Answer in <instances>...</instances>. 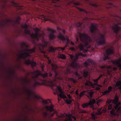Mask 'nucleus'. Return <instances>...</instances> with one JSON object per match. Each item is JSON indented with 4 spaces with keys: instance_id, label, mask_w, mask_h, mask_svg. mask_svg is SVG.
<instances>
[{
    "instance_id": "obj_1",
    "label": "nucleus",
    "mask_w": 121,
    "mask_h": 121,
    "mask_svg": "<svg viewBox=\"0 0 121 121\" xmlns=\"http://www.w3.org/2000/svg\"><path fill=\"white\" fill-rule=\"evenodd\" d=\"M44 67L43 64L41 65L42 71L44 72V73H42L41 71L38 70L32 73L34 75L32 78L34 79L35 81L33 85L34 87L35 88L38 85H47L51 87L53 91H55L54 94H59L60 98H67L66 96L63 92L61 87L56 84L59 81L55 77V75L54 77H52V74L51 72H50L49 73L45 72L44 71Z\"/></svg>"
},
{
    "instance_id": "obj_2",
    "label": "nucleus",
    "mask_w": 121,
    "mask_h": 121,
    "mask_svg": "<svg viewBox=\"0 0 121 121\" xmlns=\"http://www.w3.org/2000/svg\"><path fill=\"white\" fill-rule=\"evenodd\" d=\"M79 36L81 41L83 43L84 45L82 44H79L78 47L81 51H82L84 53H86L87 52L88 50L85 49L84 47L87 48H90L91 47L90 43L92 41V39L91 37L88 36L85 33H80ZM76 43L79 44V39L78 37H76Z\"/></svg>"
},
{
    "instance_id": "obj_3",
    "label": "nucleus",
    "mask_w": 121,
    "mask_h": 121,
    "mask_svg": "<svg viewBox=\"0 0 121 121\" xmlns=\"http://www.w3.org/2000/svg\"><path fill=\"white\" fill-rule=\"evenodd\" d=\"M90 29L92 36L95 41L100 45H103L105 43V35L101 34L95 25L91 24Z\"/></svg>"
},
{
    "instance_id": "obj_4",
    "label": "nucleus",
    "mask_w": 121,
    "mask_h": 121,
    "mask_svg": "<svg viewBox=\"0 0 121 121\" xmlns=\"http://www.w3.org/2000/svg\"><path fill=\"white\" fill-rule=\"evenodd\" d=\"M26 92L28 95L26 99L29 102L32 103L34 101L39 100L41 99L42 103L43 105H45V106H54L52 104L50 100L43 99L40 96L35 95L30 90H26Z\"/></svg>"
},
{
    "instance_id": "obj_5",
    "label": "nucleus",
    "mask_w": 121,
    "mask_h": 121,
    "mask_svg": "<svg viewBox=\"0 0 121 121\" xmlns=\"http://www.w3.org/2000/svg\"><path fill=\"white\" fill-rule=\"evenodd\" d=\"M36 47L35 46L32 49H24L23 50V52L21 53L20 56L19 57L21 59H24L25 60V63L27 65L30 64L32 67L33 68L36 65V62L34 61H31L30 59L26 60V58L31 56L30 54L34 52H35Z\"/></svg>"
},
{
    "instance_id": "obj_6",
    "label": "nucleus",
    "mask_w": 121,
    "mask_h": 121,
    "mask_svg": "<svg viewBox=\"0 0 121 121\" xmlns=\"http://www.w3.org/2000/svg\"><path fill=\"white\" fill-rule=\"evenodd\" d=\"M57 29L59 33L58 35L59 38L63 41V43H65L66 42H67L66 44L65 45L64 47L58 48H59L62 51H63L65 50V48L68 46V45L70 44V41L67 36H65L61 33V32L62 31L64 34H65L66 31L64 29H62L59 27H57Z\"/></svg>"
},
{
    "instance_id": "obj_7",
    "label": "nucleus",
    "mask_w": 121,
    "mask_h": 121,
    "mask_svg": "<svg viewBox=\"0 0 121 121\" xmlns=\"http://www.w3.org/2000/svg\"><path fill=\"white\" fill-rule=\"evenodd\" d=\"M47 57L48 59L49 64H51L52 68L51 72H53L54 73V75H55V77L57 78L59 81L62 80H63V78L60 76V74L56 70L58 66L56 65L51 64V60L48 57Z\"/></svg>"
},
{
    "instance_id": "obj_8",
    "label": "nucleus",
    "mask_w": 121,
    "mask_h": 121,
    "mask_svg": "<svg viewBox=\"0 0 121 121\" xmlns=\"http://www.w3.org/2000/svg\"><path fill=\"white\" fill-rule=\"evenodd\" d=\"M112 29L114 33L116 35L117 37H121V23H114L112 26Z\"/></svg>"
},
{
    "instance_id": "obj_9",
    "label": "nucleus",
    "mask_w": 121,
    "mask_h": 121,
    "mask_svg": "<svg viewBox=\"0 0 121 121\" xmlns=\"http://www.w3.org/2000/svg\"><path fill=\"white\" fill-rule=\"evenodd\" d=\"M92 108L93 110L96 109L98 112L95 113L93 112L91 114V116L93 120H95V118L96 117V115H100L103 112H105L106 111V110L105 109V107L104 108L105 109H102V108H100L99 109H98L97 108V106H90Z\"/></svg>"
},
{
    "instance_id": "obj_10",
    "label": "nucleus",
    "mask_w": 121,
    "mask_h": 121,
    "mask_svg": "<svg viewBox=\"0 0 121 121\" xmlns=\"http://www.w3.org/2000/svg\"><path fill=\"white\" fill-rule=\"evenodd\" d=\"M119 98L118 96L117 95H116L114 99L113 100L112 99L107 100L106 103L109 104L108 106H112V105L110 104L112 103V104L115 105V106H120L121 103L119 101Z\"/></svg>"
},
{
    "instance_id": "obj_11",
    "label": "nucleus",
    "mask_w": 121,
    "mask_h": 121,
    "mask_svg": "<svg viewBox=\"0 0 121 121\" xmlns=\"http://www.w3.org/2000/svg\"><path fill=\"white\" fill-rule=\"evenodd\" d=\"M114 107L110 112V115L112 117L116 116H118L119 114L121 113V106Z\"/></svg>"
},
{
    "instance_id": "obj_12",
    "label": "nucleus",
    "mask_w": 121,
    "mask_h": 121,
    "mask_svg": "<svg viewBox=\"0 0 121 121\" xmlns=\"http://www.w3.org/2000/svg\"><path fill=\"white\" fill-rule=\"evenodd\" d=\"M114 52L113 49L112 48L106 50L104 54L103 57L104 60H106L107 59H109L110 58V55L113 54Z\"/></svg>"
},
{
    "instance_id": "obj_13",
    "label": "nucleus",
    "mask_w": 121,
    "mask_h": 121,
    "mask_svg": "<svg viewBox=\"0 0 121 121\" xmlns=\"http://www.w3.org/2000/svg\"><path fill=\"white\" fill-rule=\"evenodd\" d=\"M60 117H65V119L64 121H72V119H73L74 121H76V117L70 113L69 114H65V115H62L60 116Z\"/></svg>"
},
{
    "instance_id": "obj_14",
    "label": "nucleus",
    "mask_w": 121,
    "mask_h": 121,
    "mask_svg": "<svg viewBox=\"0 0 121 121\" xmlns=\"http://www.w3.org/2000/svg\"><path fill=\"white\" fill-rule=\"evenodd\" d=\"M34 30L35 31V33H32L30 34V35L32 38L36 39L37 41H38L39 40L40 37L38 34L39 30L37 27H35L34 28Z\"/></svg>"
},
{
    "instance_id": "obj_15",
    "label": "nucleus",
    "mask_w": 121,
    "mask_h": 121,
    "mask_svg": "<svg viewBox=\"0 0 121 121\" xmlns=\"http://www.w3.org/2000/svg\"><path fill=\"white\" fill-rule=\"evenodd\" d=\"M111 61L114 64L119 68L120 70H121V57L116 60H112Z\"/></svg>"
},
{
    "instance_id": "obj_16",
    "label": "nucleus",
    "mask_w": 121,
    "mask_h": 121,
    "mask_svg": "<svg viewBox=\"0 0 121 121\" xmlns=\"http://www.w3.org/2000/svg\"><path fill=\"white\" fill-rule=\"evenodd\" d=\"M60 1V0H54L52 1V7L54 8L56 7V9H60L62 8L59 5Z\"/></svg>"
},
{
    "instance_id": "obj_17",
    "label": "nucleus",
    "mask_w": 121,
    "mask_h": 121,
    "mask_svg": "<svg viewBox=\"0 0 121 121\" xmlns=\"http://www.w3.org/2000/svg\"><path fill=\"white\" fill-rule=\"evenodd\" d=\"M85 85L87 86L88 87H91L93 88H95V85L96 86L99 87H102V86L98 84V83L96 82L92 84L91 82L89 81H86L85 84Z\"/></svg>"
},
{
    "instance_id": "obj_18",
    "label": "nucleus",
    "mask_w": 121,
    "mask_h": 121,
    "mask_svg": "<svg viewBox=\"0 0 121 121\" xmlns=\"http://www.w3.org/2000/svg\"><path fill=\"white\" fill-rule=\"evenodd\" d=\"M47 30L48 31L51 32V33L49 35V37L50 39L51 40L53 39L55 37L54 33L56 32V30L51 29L49 28H48Z\"/></svg>"
},
{
    "instance_id": "obj_19",
    "label": "nucleus",
    "mask_w": 121,
    "mask_h": 121,
    "mask_svg": "<svg viewBox=\"0 0 121 121\" xmlns=\"http://www.w3.org/2000/svg\"><path fill=\"white\" fill-rule=\"evenodd\" d=\"M45 108L46 110L48 111L51 112H53L50 114L51 116L52 117L53 116L54 114L55 113H56L57 112L53 108V106H45Z\"/></svg>"
},
{
    "instance_id": "obj_20",
    "label": "nucleus",
    "mask_w": 121,
    "mask_h": 121,
    "mask_svg": "<svg viewBox=\"0 0 121 121\" xmlns=\"http://www.w3.org/2000/svg\"><path fill=\"white\" fill-rule=\"evenodd\" d=\"M96 103L95 100V99H91L89 103L85 104L81 106H94L93 104Z\"/></svg>"
},
{
    "instance_id": "obj_21",
    "label": "nucleus",
    "mask_w": 121,
    "mask_h": 121,
    "mask_svg": "<svg viewBox=\"0 0 121 121\" xmlns=\"http://www.w3.org/2000/svg\"><path fill=\"white\" fill-rule=\"evenodd\" d=\"M116 87L117 89L121 91V80L118 81L116 83Z\"/></svg>"
},
{
    "instance_id": "obj_22",
    "label": "nucleus",
    "mask_w": 121,
    "mask_h": 121,
    "mask_svg": "<svg viewBox=\"0 0 121 121\" xmlns=\"http://www.w3.org/2000/svg\"><path fill=\"white\" fill-rule=\"evenodd\" d=\"M87 96L90 99L91 98L94 93V92L91 90H88L87 91Z\"/></svg>"
},
{
    "instance_id": "obj_23",
    "label": "nucleus",
    "mask_w": 121,
    "mask_h": 121,
    "mask_svg": "<svg viewBox=\"0 0 121 121\" xmlns=\"http://www.w3.org/2000/svg\"><path fill=\"white\" fill-rule=\"evenodd\" d=\"M84 55H85L81 52L78 53L76 54L75 57H74V60L77 61L78 59L79 56H84Z\"/></svg>"
},
{
    "instance_id": "obj_24",
    "label": "nucleus",
    "mask_w": 121,
    "mask_h": 121,
    "mask_svg": "<svg viewBox=\"0 0 121 121\" xmlns=\"http://www.w3.org/2000/svg\"><path fill=\"white\" fill-rule=\"evenodd\" d=\"M76 61L77 60H74L71 64V66L73 69H75L77 66Z\"/></svg>"
},
{
    "instance_id": "obj_25",
    "label": "nucleus",
    "mask_w": 121,
    "mask_h": 121,
    "mask_svg": "<svg viewBox=\"0 0 121 121\" xmlns=\"http://www.w3.org/2000/svg\"><path fill=\"white\" fill-rule=\"evenodd\" d=\"M28 27V26L26 24H25L23 26V28L25 29V32L26 34H28L30 33L29 31L27 29Z\"/></svg>"
},
{
    "instance_id": "obj_26",
    "label": "nucleus",
    "mask_w": 121,
    "mask_h": 121,
    "mask_svg": "<svg viewBox=\"0 0 121 121\" xmlns=\"http://www.w3.org/2000/svg\"><path fill=\"white\" fill-rule=\"evenodd\" d=\"M57 49L55 48L52 47H49L48 49V51L49 52H52L53 53L55 52V50H57Z\"/></svg>"
},
{
    "instance_id": "obj_27",
    "label": "nucleus",
    "mask_w": 121,
    "mask_h": 121,
    "mask_svg": "<svg viewBox=\"0 0 121 121\" xmlns=\"http://www.w3.org/2000/svg\"><path fill=\"white\" fill-rule=\"evenodd\" d=\"M58 56L59 58L62 59H65L66 58L65 55L63 54H59L58 55Z\"/></svg>"
},
{
    "instance_id": "obj_28",
    "label": "nucleus",
    "mask_w": 121,
    "mask_h": 121,
    "mask_svg": "<svg viewBox=\"0 0 121 121\" xmlns=\"http://www.w3.org/2000/svg\"><path fill=\"white\" fill-rule=\"evenodd\" d=\"M74 74L75 76V78H78V79H81L82 78L80 75L78 74L77 72L76 71L74 73Z\"/></svg>"
},
{
    "instance_id": "obj_29",
    "label": "nucleus",
    "mask_w": 121,
    "mask_h": 121,
    "mask_svg": "<svg viewBox=\"0 0 121 121\" xmlns=\"http://www.w3.org/2000/svg\"><path fill=\"white\" fill-rule=\"evenodd\" d=\"M43 42L44 43V44H41L40 45L42 48H44L47 47L48 43L45 40H43Z\"/></svg>"
},
{
    "instance_id": "obj_30",
    "label": "nucleus",
    "mask_w": 121,
    "mask_h": 121,
    "mask_svg": "<svg viewBox=\"0 0 121 121\" xmlns=\"http://www.w3.org/2000/svg\"><path fill=\"white\" fill-rule=\"evenodd\" d=\"M85 91H82L80 93L79 95L78 96V98L79 99H80L84 95L85 93Z\"/></svg>"
},
{
    "instance_id": "obj_31",
    "label": "nucleus",
    "mask_w": 121,
    "mask_h": 121,
    "mask_svg": "<svg viewBox=\"0 0 121 121\" xmlns=\"http://www.w3.org/2000/svg\"><path fill=\"white\" fill-rule=\"evenodd\" d=\"M76 8L78 9V10L80 11L81 12H82L86 13V14H87L88 13L87 11L83 9L78 7H76Z\"/></svg>"
},
{
    "instance_id": "obj_32",
    "label": "nucleus",
    "mask_w": 121,
    "mask_h": 121,
    "mask_svg": "<svg viewBox=\"0 0 121 121\" xmlns=\"http://www.w3.org/2000/svg\"><path fill=\"white\" fill-rule=\"evenodd\" d=\"M73 101V99H66V103L68 104H70Z\"/></svg>"
},
{
    "instance_id": "obj_33",
    "label": "nucleus",
    "mask_w": 121,
    "mask_h": 121,
    "mask_svg": "<svg viewBox=\"0 0 121 121\" xmlns=\"http://www.w3.org/2000/svg\"><path fill=\"white\" fill-rule=\"evenodd\" d=\"M83 23L82 22H79L78 23H77L76 25V26L78 27H80V28L83 25Z\"/></svg>"
},
{
    "instance_id": "obj_34",
    "label": "nucleus",
    "mask_w": 121,
    "mask_h": 121,
    "mask_svg": "<svg viewBox=\"0 0 121 121\" xmlns=\"http://www.w3.org/2000/svg\"><path fill=\"white\" fill-rule=\"evenodd\" d=\"M12 3L13 4L14 6L17 7H21L19 5V4L16 3H15L14 1H12Z\"/></svg>"
},
{
    "instance_id": "obj_35",
    "label": "nucleus",
    "mask_w": 121,
    "mask_h": 121,
    "mask_svg": "<svg viewBox=\"0 0 121 121\" xmlns=\"http://www.w3.org/2000/svg\"><path fill=\"white\" fill-rule=\"evenodd\" d=\"M22 48H23L24 47L27 48L29 46L25 43H23L22 44Z\"/></svg>"
},
{
    "instance_id": "obj_36",
    "label": "nucleus",
    "mask_w": 121,
    "mask_h": 121,
    "mask_svg": "<svg viewBox=\"0 0 121 121\" xmlns=\"http://www.w3.org/2000/svg\"><path fill=\"white\" fill-rule=\"evenodd\" d=\"M69 79L70 80L72 81L74 83H76L77 82V81L73 78H69Z\"/></svg>"
},
{
    "instance_id": "obj_37",
    "label": "nucleus",
    "mask_w": 121,
    "mask_h": 121,
    "mask_svg": "<svg viewBox=\"0 0 121 121\" xmlns=\"http://www.w3.org/2000/svg\"><path fill=\"white\" fill-rule=\"evenodd\" d=\"M112 86H109L108 88V90L107 91L109 93L112 91Z\"/></svg>"
},
{
    "instance_id": "obj_38",
    "label": "nucleus",
    "mask_w": 121,
    "mask_h": 121,
    "mask_svg": "<svg viewBox=\"0 0 121 121\" xmlns=\"http://www.w3.org/2000/svg\"><path fill=\"white\" fill-rule=\"evenodd\" d=\"M24 81V84L26 83H29L30 82V81L29 80H27L26 78H24L23 79Z\"/></svg>"
},
{
    "instance_id": "obj_39",
    "label": "nucleus",
    "mask_w": 121,
    "mask_h": 121,
    "mask_svg": "<svg viewBox=\"0 0 121 121\" xmlns=\"http://www.w3.org/2000/svg\"><path fill=\"white\" fill-rule=\"evenodd\" d=\"M83 74L85 77H86L88 75V73L87 72L84 71L83 72Z\"/></svg>"
},
{
    "instance_id": "obj_40",
    "label": "nucleus",
    "mask_w": 121,
    "mask_h": 121,
    "mask_svg": "<svg viewBox=\"0 0 121 121\" xmlns=\"http://www.w3.org/2000/svg\"><path fill=\"white\" fill-rule=\"evenodd\" d=\"M84 65L86 67H87L89 65V64L87 61H86L84 63Z\"/></svg>"
},
{
    "instance_id": "obj_41",
    "label": "nucleus",
    "mask_w": 121,
    "mask_h": 121,
    "mask_svg": "<svg viewBox=\"0 0 121 121\" xmlns=\"http://www.w3.org/2000/svg\"><path fill=\"white\" fill-rule=\"evenodd\" d=\"M87 60L91 64H92L93 63V61L90 59H88Z\"/></svg>"
},
{
    "instance_id": "obj_42",
    "label": "nucleus",
    "mask_w": 121,
    "mask_h": 121,
    "mask_svg": "<svg viewBox=\"0 0 121 121\" xmlns=\"http://www.w3.org/2000/svg\"><path fill=\"white\" fill-rule=\"evenodd\" d=\"M109 93L108 92V91L107 90H106L104 92H102V93L103 95H107L108 93Z\"/></svg>"
},
{
    "instance_id": "obj_43",
    "label": "nucleus",
    "mask_w": 121,
    "mask_h": 121,
    "mask_svg": "<svg viewBox=\"0 0 121 121\" xmlns=\"http://www.w3.org/2000/svg\"><path fill=\"white\" fill-rule=\"evenodd\" d=\"M91 5L95 7H97L98 6V4L96 3L92 4Z\"/></svg>"
},
{
    "instance_id": "obj_44",
    "label": "nucleus",
    "mask_w": 121,
    "mask_h": 121,
    "mask_svg": "<svg viewBox=\"0 0 121 121\" xmlns=\"http://www.w3.org/2000/svg\"><path fill=\"white\" fill-rule=\"evenodd\" d=\"M103 76V75L102 74H100L99 77L96 79L98 81L100 79V78Z\"/></svg>"
},
{
    "instance_id": "obj_45",
    "label": "nucleus",
    "mask_w": 121,
    "mask_h": 121,
    "mask_svg": "<svg viewBox=\"0 0 121 121\" xmlns=\"http://www.w3.org/2000/svg\"><path fill=\"white\" fill-rule=\"evenodd\" d=\"M72 3L75 5H78L80 4L79 3L75 2H73Z\"/></svg>"
},
{
    "instance_id": "obj_46",
    "label": "nucleus",
    "mask_w": 121,
    "mask_h": 121,
    "mask_svg": "<svg viewBox=\"0 0 121 121\" xmlns=\"http://www.w3.org/2000/svg\"><path fill=\"white\" fill-rule=\"evenodd\" d=\"M76 95L77 97L78 98L79 96V94L78 92V90H77L75 92Z\"/></svg>"
},
{
    "instance_id": "obj_47",
    "label": "nucleus",
    "mask_w": 121,
    "mask_h": 121,
    "mask_svg": "<svg viewBox=\"0 0 121 121\" xmlns=\"http://www.w3.org/2000/svg\"><path fill=\"white\" fill-rule=\"evenodd\" d=\"M71 59L72 60H74L73 58H74V56L72 54H70L69 55Z\"/></svg>"
},
{
    "instance_id": "obj_48",
    "label": "nucleus",
    "mask_w": 121,
    "mask_h": 121,
    "mask_svg": "<svg viewBox=\"0 0 121 121\" xmlns=\"http://www.w3.org/2000/svg\"><path fill=\"white\" fill-rule=\"evenodd\" d=\"M48 113L47 112H45L44 113H43V115L44 117H47V116L48 115Z\"/></svg>"
},
{
    "instance_id": "obj_49",
    "label": "nucleus",
    "mask_w": 121,
    "mask_h": 121,
    "mask_svg": "<svg viewBox=\"0 0 121 121\" xmlns=\"http://www.w3.org/2000/svg\"><path fill=\"white\" fill-rule=\"evenodd\" d=\"M70 49L72 51H75V48L73 47H71L70 48Z\"/></svg>"
},
{
    "instance_id": "obj_50",
    "label": "nucleus",
    "mask_w": 121,
    "mask_h": 121,
    "mask_svg": "<svg viewBox=\"0 0 121 121\" xmlns=\"http://www.w3.org/2000/svg\"><path fill=\"white\" fill-rule=\"evenodd\" d=\"M67 97H68L69 99H72V98L71 96L69 94L67 95Z\"/></svg>"
},
{
    "instance_id": "obj_51",
    "label": "nucleus",
    "mask_w": 121,
    "mask_h": 121,
    "mask_svg": "<svg viewBox=\"0 0 121 121\" xmlns=\"http://www.w3.org/2000/svg\"><path fill=\"white\" fill-rule=\"evenodd\" d=\"M95 89L97 90H100V88L99 87H95Z\"/></svg>"
},
{
    "instance_id": "obj_52",
    "label": "nucleus",
    "mask_w": 121,
    "mask_h": 121,
    "mask_svg": "<svg viewBox=\"0 0 121 121\" xmlns=\"http://www.w3.org/2000/svg\"><path fill=\"white\" fill-rule=\"evenodd\" d=\"M101 68L103 69H106V66L104 65L102 66L101 67Z\"/></svg>"
},
{
    "instance_id": "obj_53",
    "label": "nucleus",
    "mask_w": 121,
    "mask_h": 121,
    "mask_svg": "<svg viewBox=\"0 0 121 121\" xmlns=\"http://www.w3.org/2000/svg\"><path fill=\"white\" fill-rule=\"evenodd\" d=\"M93 81L95 82V83L97 82L98 83V81L96 79H93Z\"/></svg>"
},
{
    "instance_id": "obj_54",
    "label": "nucleus",
    "mask_w": 121,
    "mask_h": 121,
    "mask_svg": "<svg viewBox=\"0 0 121 121\" xmlns=\"http://www.w3.org/2000/svg\"><path fill=\"white\" fill-rule=\"evenodd\" d=\"M108 110H111V109H112V107L113 106H108Z\"/></svg>"
},
{
    "instance_id": "obj_55",
    "label": "nucleus",
    "mask_w": 121,
    "mask_h": 121,
    "mask_svg": "<svg viewBox=\"0 0 121 121\" xmlns=\"http://www.w3.org/2000/svg\"><path fill=\"white\" fill-rule=\"evenodd\" d=\"M69 44H71L73 46H75L74 43L72 42H71V43L70 42Z\"/></svg>"
},
{
    "instance_id": "obj_56",
    "label": "nucleus",
    "mask_w": 121,
    "mask_h": 121,
    "mask_svg": "<svg viewBox=\"0 0 121 121\" xmlns=\"http://www.w3.org/2000/svg\"><path fill=\"white\" fill-rule=\"evenodd\" d=\"M113 69L114 70H116L117 69V67H114L113 68Z\"/></svg>"
},
{
    "instance_id": "obj_57",
    "label": "nucleus",
    "mask_w": 121,
    "mask_h": 121,
    "mask_svg": "<svg viewBox=\"0 0 121 121\" xmlns=\"http://www.w3.org/2000/svg\"><path fill=\"white\" fill-rule=\"evenodd\" d=\"M43 18H44V19L45 20V21H47L48 20V19H46L45 18V16L44 15H43Z\"/></svg>"
},
{
    "instance_id": "obj_58",
    "label": "nucleus",
    "mask_w": 121,
    "mask_h": 121,
    "mask_svg": "<svg viewBox=\"0 0 121 121\" xmlns=\"http://www.w3.org/2000/svg\"><path fill=\"white\" fill-rule=\"evenodd\" d=\"M68 87H69V88H71L72 86L70 85L69 84L68 85Z\"/></svg>"
},
{
    "instance_id": "obj_59",
    "label": "nucleus",
    "mask_w": 121,
    "mask_h": 121,
    "mask_svg": "<svg viewBox=\"0 0 121 121\" xmlns=\"http://www.w3.org/2000/svg\"><path fill=\"white\" fill-rule=\"evenodd\" d=\"M72 26H70V27H69V30H71V29L72 28Z\"/></svg>"
},
{
    "instance_id": "obj_60",
    "label": "nucleus",
    "mask_w": 121,
    "mask_h": 121,
    "mask_svg": "<svg viewBox=\"0 0 121 121\" xmlns=\"http://www.w3.org/2000/svg\"><path fill=\"white\" fill-rule=\"evenodd\" d=\"M83 107V108H85L86 107H87V106H82Z\"/></svg>"
},
{
    "instance_id": "obj_61",
    "label": "nucleus",
    "mask_w": 121,
    "mask_h": 121,
    "mask_svg": "<svg viewBox=\"0 0 121 121\" xmlns=\"http://www.w3.org/2000/svg\"><path fill=\"white\" fill-rule=\"evenodd\" d=\"M18 19L19 20H20V17H18Z\"/></svg>"
},
{
    "instance_id": "obj_62",
    "label": "nucleus",
    "mask_w": 121,
    "mask_h": 121,
    "mask_svg": "<svg viewBox=\"0 0 121 121\" xmlns=\"http://www.w3.org/2000/svg\"><path fill=\"white\" fill-rule=\"evenodd\" d=\"M58 101L59 100V98H58Z\"/></svg>"
},
{
    "instance_id": "obj_63",
    "label": "nucleus",
    "mask_w": 121,
    "mask_h": 121,
    "mask_svg": "<svg viewBox=\"0 0 121 121\" xmlns=\"http://www.w3.org/2000/svg\"><path fill=\"white\" fill-rule=\"evenodd\" d=\"M113 121H116L115 120H114Z\"/></svg>"
},
{
    "instance_id": "obj_64",
    "label": "nucleus",
    "mask_w": 121,
    "mask_h": 121,
    "mask_svg": "<svg viewBox=\"0 0 121 121\" xmlns=\"http://www.w3.org/2000/svg\"><path fill=\"white\" fill-rule=\"evenodd\" d=\"M97 103L98 104V103Z\"/></svg>"
}]
</instances>
